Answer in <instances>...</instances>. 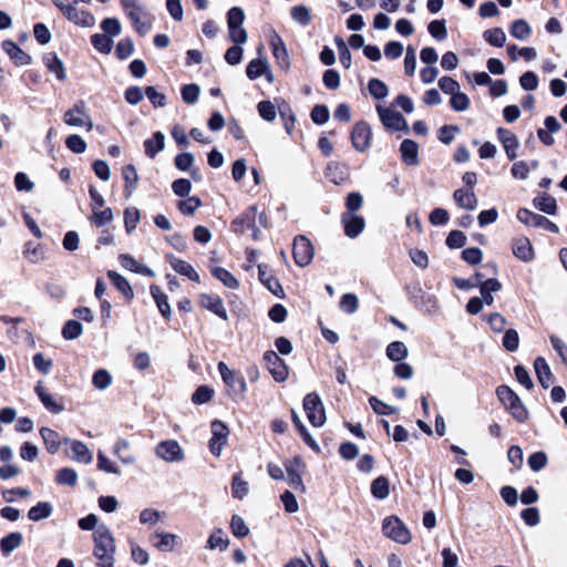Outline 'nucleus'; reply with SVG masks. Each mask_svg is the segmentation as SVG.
<instances>
[{"mask_svg":"<svg viewBox=\"0 0 567 567\" xmlns=\"http://www.w3.org/2000/svg\"><path fill=\"white\" fill-rule=\"evenodd\" d=\"M372 131L368 123L358 122L351 132V142L358 152H365L371 145Z\"/></svg>","mask_w":567,"mask_h":567,"instance_id":"nucleus-14","label":"nucleus"},{"mask_svg":"<svg viewBox=\"0 0 567 567\" xmlns=\"http://www.w3.org/2000/svg\"><path fill=\"white\" fill-rule=\"evenodd\" d=\"M63 120L69 126H86L87 131L93 128V122L90 115L85 112L83 103H79L74 107L68 110L63 115Z\"/></svg>","mask_w":567,"mask_h":567,"instance_id":"nucleus-15","label":"nucleus"},{"mask_svg":"<svg viewBox=\"0 0 567 567\" xmlns=\"http://www.w3.org/2000/svg\"><path fill=\"white\" fill-rule=\"evenodd\" d=\"M371 493L375 498H386L390 493L388 478L385 476L377 477L371 484Z\"/></svg>","mask_w":567,"mask_h":567,"instance_id":"nucleus-44","label":"nucleus"},{"mask_svg":"<svg viewBox=\"0 0 567 567\" xmlns=\"http://www.w3.org/2000/svg\"><path fill=\"white\" fill-rule=\"evenodd\" d=\"M151 545L159 551L171 553L181 545V538L167 532H154L150 535Z\"/></svg>","mask_w":567,"mask_h":567,"instance_id":"nucleus-16","label":"nucleus"},{"mask_svg":"<svg viewBox=\"0 0 567 567\" xmlns=\"http://www.w3.org/2000/svg\"><path fill=\"white\" fill-rule=\"evenodd\" d=\"M517 219L526 225V226H533L536 228H544L550 233H558L559 228L556 224L550 221L548 218L535 214L527 208H520L517 212Z\"/></svg>","mask_w":567,"mask_h":567,"instance_id":"nucleus-10","label":"nucleus"},{"mask_svg":"<svg viewBox=\"0 0 567 567\" xmlns=\"http://www.w3.org/2000/svg\"><path fill=\"white\" fill-rule=\"evenodd\" d=\"M513 254L518 259L528 262L534 258V250L528 238L520 237L513 243Z\"/></svg>","mask_w":567,"mask_h":567,"instance_id":"nucleus-28","label":"nucleus"},{"mask_svg":"<svg viewBox=\"0 0 567 567\" xmlns=\"http://www.w3.org/2000/svg\"><path fill=\"white\" fill-rule=\"evenodd\" d=\"M122 175L125 182L124 192L126 198L131 197L137 189L138 174L133 165H126L123 167Z\"/></svg>","mask_w":567,"mask_h":567,"instance_id":"nucleus-29","label":"nucleus"},{"mask_svg":"<svg viewBox=\"0 0 567 567\" xmlns=\"http://www.w3.org/2000/svg\"><path fill=\"white\" fill-rule=\"evenodd\" d=\"M268 71L269 63L265 58H257L251 60L246 68V74L250 80H256L264 73H268Z\"/></svg>","mask_w":567,"mask_h":567,"instance_id":"nucleus-32","label":"nucleus"},{"mask_svg":"<svg viewBox=\"0 0 567 567\" xmlns=\"http://www.w3.org/2000/svg\"><path fill=\"white\" fill-rule=\"evenodd\" d=\"M40 434L45 443L48 452L55 454L61 446L60 435L55 431L48 427H42L40 430Z\"/></svg>","mask_w":567,"mask_h":567,"instance_id":"nucleus-34","label":"nucleus"},{"mask_svg":"<svg viewBox=\"0 0 567 567\" xmlns=\"http://www.w3.org/2000/svg\"><path fill=\"white\" fill-rule=\"evenodd\" d=\"M218 371L233 394L244 395L247 391V384L245 378L239 372L230 370L225 362L218 363Z\"/></svg>","mask_w":567,"mask_h":567,"instance_id":"nucleus-6","label":"nucleus"},{"mask_svg":"<svg viewBox=\"0 0 567 567\" xmlns=\"http://www.w3.org/2000/svg\"><path fill=\"white\" fill-rule=\"evenodd\" d=\"M256 216L257 207L250 206L243 213L241 216L237 217L233 221V226L236 228V230L240 229L241 231L245 229H254V238L257 239Z\"/></svg>","mask_w":567,"mask_h":567,"instance_id":"nucleus-23","label":"nucleus"},{"mask_svg":"<svg viewBox=\"0 0 567 567\" xmlns=\"http://www.w3.org/2000/svg\"><path fill=\"white\" fill-rule=\"evenodd\" d=\"M534 368L539 383L545 388H549L553 383V373L549 365L544 358H537L534 362Z\"/></svg>","mask_w":567,"mask_h":567,"instance_id":"nucleus-30","label":"nucleus"},{"mask_svg":"<svg viewBox=\"0 0 567 567\" xmlns=\"http://www.w3.org/2000/svg\"><path fill=\"white\" fill-rule=\"evenodd\" d=\"M377 112L380 116L382 124L388 130L404 131L405 133L410 132V127H409L405 118L399 112L393 111L388 107H383L382 105L377 106Z\"/></svg>","mask_w":567,"mask_h":567,"instance_id":"nucleus-9","label":"nucleus"},{"mask_svg":"<svg viewBox=\"0 0 567 567\" xmlns=\"http://www.w3.org/2000/svg\"><path fill=\"white\" fill-rule=\"evenodd\" d=\"M51 514L52 505L48 502H41L29 509L28 517L33 522H39L48 518Z\"/></svg>","mask_w":567,"mask_h":567,"instance_id":"nucleus-42","label":"nucleus"},{"mask_svg":"<svg viewBox=\"0 0 567 567\" xmlns=\"http://www.w3.org/2000/svg\"><path fill=\"white\" fill-rule=\"evenodd\" d=\"M56 482L61 485L74 486L78 482V474L70 467H63L56 474Z\"/></svg>","mask_w":567,"mask_h":567,"instance_id":"nucleus-56","label":"nucleus"},{"mask_svg":"<svg viewBox=\"0 0 567 567\" xmlns=\"http://www.w3.org/2000/svg\"><path fill=\"white\" fill-rule=\"evenodd\" d=\"M249 492L248 483L240 474H235L231 482V493L235 498L243 499Z\"/></svg>","mask_w":567,"mask_h":567,"instance_id":"nucleus-50","label":"nucleus"},{"mask_svg":"<svg viewBox=\"0 0 567 567\" xmlns=\"http://www.w3.org/2000/svg\"><path fill=\"white\" fill-rule=\"evenodd\" d=\"M107 276L110 278V280L112 281V284L127 298V299H132L133 298V290L128 284V281L123 277L121 276L120 274H117L116 271H113V270H110L107 272Z\"/></svg>","mask_w":567,"mask_h":567,"instance_id":"nucleus-43","label":"nucleus"},{"mask_svg":"<svg viewBox=\"0 0 567 567\" xmlns=\"http://www.w3.org/2000/svg\"><path fill=\"white\" fill-rule=\"evenodd\" d=\"M199 303L203 308L215 313L223 320H227V311L225 309L221 298L214 293H203L199 297Z\"/></svg>","mask_w":567,"mask_h":567,"instance_id":"nucleus-19","label":"nucleus"},{"mask_svg":"<svg viewBox=\"0 0 567 567\" xmlns=\"http://www.w3.org/2000/svg\"><path fill=\"white\" fill-rule=\"evenodd\" d=\"M341 221L343 224L344 234L349 238L358 237L363 231L365 226L363 217L351 213H343L341 216Z\"/></svg>","mask_w":567,"mask_h":567,"instance_id":"nucleus-20","label":"nucleus"},{"mask_svg":"<svg viewBox=\"0 0 567 567\" xmlns=\"http://www.w3.org/2000/svg\"><path fill=\"white\" fill-rule=\"evenodd\" d=\"M258 113L261 118L272 122L277 116V109L270 101H261L257 105Z\"/></svg>","mask_w":567,"mask_h":567,"instance_id":"nucleus-53","label":"nucleus"},{"mask_svg":"<svg viewBox=\"0 0 567 567\" xmlns=\"http://www.w3.org/2000/svg\"><path fill=\"white\" fill-rule=\"evenodd\" d=\"M3 51L19 65H28L31 63V56L19 48L13 41L6 40L2 42Z\"/></svg>","mask_w":567,"mask_h":567,"instance_id":"nucleus-24","label":"nucleus"},{"mask_svg":"<svg viewBox=\"0 0 567 567\" xmlns=\"http://www.w3.org/2000/svg\"><path fill=\"white\" fill-rule=\"evenodd\" d=\"M141 219L140 210L136 207H128L124 212V225L127 234L136 229Z\"/></svg>","mask_w":567,"mask_h":567,"instance_id":"nucleus-48","label":"nucleus"},{"mask_svg":"<svg viewBox=\"0 0 567 567\" xmlns=\"http://www.w3.org/2000/svg\"><path fill=\"white\" fill-rule=\"evenodd\" d=\"M270 45L272 54L279 68L284 71H288L290 69V59L288 55L286 44L278 33L274 32L270 39Z\"/></svg>","mask_w":567,"mask_h":567,"instance_id":"nucleus-17","label":"nucleus"},{"mask_svg":"<svg viewBox=\"0 0 567 567\" xmlns=\"http://www.w3.org/2000/svg\"><path fill=\"white\" fill-rule=\"evenodd\" d=\"M121 2L127 17L131 19L135 30L138 33L142 32V9L140 6V0H121Z\"/></svg>","mask_w":567,"mask_h":567,"instance_id":"nucleus-26","label":"nucleus"},{"mask_svg":"<svg viewBox=\"0 0 567 567\" xmlns=\"http://www.w3.org/2000/svg\"><path fill=\"white\" fill-rule=\"evenodd\" d=\"M292 254L295 262L300 267L308 266L315 256V248L306 236H298L293 240Z\"/></svg>","mask_w":567,"mask_h":567,"instance_id":"nucleus-8","label":"nucleus"},{"mask_svg":"<svg viewBox=\"0 0 567 567\" xmlns=\"http://www.w3.org/2000/svg\"><path fill=\"white\" fill-rule=\"evenodd\" d=\"M200 205V199L195 196H192L187 197L186 199L179 200L178 209L181 210L182 214L189 216L193 215Z\"/></svg>","mask_w":567,"mask_h":567,"instance_id":"nucleus-58","label":"nucleus"},{"mask_svg":"<svg viewBox=\"0 0 567 567\" xmlns=\"http://www.w3.org/2000/svg\"><path fill=\"white\" fill-rule=\"evenodd\" d=\"M287 472V481L289 485L297 492L305 493L306 486L302 482V475L306 471V465L299 457H293L285 463Z\"/></svg>","mask_w":567,"mask_h":567,"instance_id":"nucleus-7","label":"nucleus"},{"mask_svg":"<svg viewBox=\"0 0 567 567\" xmlns=\"http://www.w3.org/2000/svg\"><path fill=\"white\" fill-rule=\"evenodd\" d=\"M451 106L456 112L466 111L470 107V99L465 93L460 90L451 95Z\"/></svg>","mask_w":567,"mask_h":567,"instance_id":"nucleus-59","label":"nucleus"},{"mask_svg":"<svg viewBox=\"0 0 567 567\" xmlns=\"http://www.w3.org/2000/svg\"><path fill=\"white\" fill-rule=\"evenodd\" d=\"M453 198L461 208L466 210H474L478 203L474 192L464 188L454 190Z\"/></svg>","mask_w":567,"mask_h":567,"instance_id":"nucleus-27","label":"nucleus"},{"mask_svg":"<svg viewBox=\"0 0 567 567\" xmlns=\"http://www.w3.org/2000/svg\"><path fill=\"white\" fill-rule=\"evenodd\" d=\"M92 382L97 390H105L112 383V375L107 370L99 369L94 372Z\"/></svg>","mask_w":567,"mask_h":567,"instance_id":"nucleus-51","label":"nucleus"},{"mask_svg":"<svg viewBox=\"0 0 567 567\" xmlns=\"http://www.w3.org/2000/svg\"><path fill=\"white\" fill-rule=\"evenodd\" d=\"M92 44L97 51L109 53L112 49L113 41L106 34H94L92 35Z\"/></svg>","mask_w":567,"mask_h":567,"instance_id":"nucleus-61","label":"nucleus"},{"mask_svg":"<svg viewBox=\"0 0 567 567\" xmlns=\"http://www.w3.org/2000/svg\"><path fill=\"white\" fill-rule=\"evenodd\" d=\"M258 277L264 286L268 288L275 296L281 297L284 289L279 281L267 270L266 265H258Z\"/></svg>","mask_w":567,"mask_h":567,"instance_id":"nucleus-25","label":"nucleus"},{"mask_svg":"<svg viewBox=\"0 0 567 567\" xmlns=\"http://www.w3.org/2000/svg\"><path fill=\"white\" fill-rule=\"evenodd\" d=\"M228 545L229 540L225 537L223 529H216L209 535L206 547L210 550L218 549L224 551L228 548Z\"/></svg>","mask_w":567,"mask_h":567,"instance_id":"nucleus-39","label":"nucleus"},{"mask_svg":"<svg viewBox=\"0 0 567 567\" xmlns=\"http://www.w3.org/2000/svg\"><path fill=\"white\" fill-rule=\"evenodd\" d=\"M144 95L147 96V99L150 100V102L155 106V107H163L166 105V95L164 94V92H161L158 91L156 87L154 86H147L145 90H144Z\"/></svg>","mask_w":567,"mask_h":567,"instance_id":"nucleus-54","label":"nucleus"},{"mask_svg":"<svg viewBox=\"0 0 567 567\" xmlns=\"http://www.w3.org/2000/svg\"><path fill=\"white\" fill-rule=\"evenodd\" d=\"M115 540L112 533L105 526H100L94 532V551L115 553Z\"/></svg>","mask_w":567,"mask_h":567,"instance_id":"nucleus-18","label":"nucleus"},{"mask_svg":"<svg viewBox=\"0 0 567 567\" xmlns=\"http://www.w3.org/2000/svg\"><path fill=\"white\" fill-rule=\"evenodd\" d=\"M409 354L408 347L402 341H393L386 347V357L391 361H403Z\"/></svg>","mask_w":567,"mask_h":567,"instance_id":"nucleus-37","label":"nucleus"},{"mask_svg":"<svg viewBox=\"0 0 567 567\" xmlns=\"http://www.w3.org/2000/svg\"><path fill=\"white\" fill-rule=\"evenodd\" d=\"M65 443L70 444L71 458L75 462L90 464L93 460V454L90 449L81 441L65 439Z\"/></svg>","mask_w":567,"mask_h":567,"instance_id":"nucleus-21","label":"nucleus"},{"mask_svg":"<svg viewBox=\"0 0 567 567\" xmlns=\"http://www.w3.org/2000/svg\"><path fill=\"white\" fill-rule=\"evenodd\" d=\"M151 295H152L153 299L155 300L161 315L164 318L169 319L171 315H172V310H171V306L167 301V296L157 286L151 287Z\"/></svg>","mask_w":567,"mask_h":567,"instance_id":"nucleus-31","label":"nucleus"},{"mask_svg":"<svg viewBox=\"0 0 567 567\" xmlns=\"http://www.w3.org/2000/svg\"><path fill=\"white\" fill-rule=\"evenodd\" d=\"M214 391L207 385H200L192 395L195 404H204L212 400Z\"/></svg>","mask_w":567,"mask_h":567,"instance_id":"nucleus-62","label":"nucleus"},{"mask_svg":"<svg viewBox=\"0 0 567 567\" xmlns=\"http://www.w3.org/2000/svg\"><path fill=\"white\" fill-rule=\"evenodd\" d=\"M44 63L51 72L55 73L60 81H64L66 79V72L63 62L55 54H47L44 56Z\"/></svg>","mask_w":567,"mask_h":567,"instance_id":"nucleus-38","label":"nucleus"},{"mask_svg":"<svg viewBox=\"0 0 567 567\" xmlns=\"http://www.w3.org/2000/svg\"><path fill=\"white\" fill-rule=\"evenodd\" d=\"M53 3L61 10V12L70 22H73L74 24L82 28H91L94 25L95 19L89 11L81 10L71 3H64L61 0H53Z\"/></svg>","mask_w":567,"mask_h":567,"instance_id":"nucleus-4","label":"nucleus"},{"mask_svg":"<svg viewBox=\"0 0 567 567\" xmlns=\"http://www.w3.org/2000/svg\"><path fill=\"white\" fill-rule=\"evenodd\" d=\"M35 392L40 398L43 405L52 413H60L63 411V406L55 402V400L45 391V389L39 383L35 386Z\"/></svg>","mask_w":567,"mask_h":567,"instance_id":"nucleus-41","label":"nucleus"},{"mask_svg":"<svg viewBox=\"0 0 567 567\" xmlns=\"http://www.w3.org/2000/svg\"><path fill=\"white\" fill-rule=\"evenodd\" d=\"M145 152L148 156L154 157L158 152L164 150L165 136L162 132H156L152 138L144 142Z\"/></svg>","mask_w":567,"mask_h":567,"instance_id":"nucleus-40","label":"nucleus"},{"mask_svg":"<svg viewBox=\"0 0 567 567\" xmlns=\"http://www.w3.org/2000/svg\"><path fill=\"white\" fill-rule=\"evenodd\" d=\"M172 267L177 274L187 277L192 281L199 282V275L189 262L175 259L172 261Z\"/></svg>","mask_w":567,"mask_h":567,"instance_id":"nucleus-36","label":"nucleus"},{"mask_svg":"<svg viewBox=\"0 0 567 567\" xmlns=\"http://www.w3.org/2000/svg\"><path fill=\"white\" fill-rule=\"evenodd\" d=\"M212 275L218 279L225 287L229 289H237L239 287V281L237 278L229 272L227 269L221 267H210Z\"/></svg>","mask_w":567,"mask_h":567,"instance_id":"nucleus-33","label":"nucleus"},{"mask_svg":"<svg viewBox=\"0 0 567 567\" xmlns=\"http://www.w3.org/2000/svg\"><path fill=\"white\" fill-rule=\"evenodd\" d=\"M483 35L485 41L496 48L503 47L506 41V34L501 28L486 30Z\"/></svg>","mask_w":567,"mask_h":567,"instance_id":"nucleus-47","label":"nucleus"},{"mask_svg":"<svg viewBox=\"0 0 567 567\" xmlns=\"http://www.w3.org/2000/svg\"><path fill=\"white\" fill-rule=\"evenodd\" d=\"M383 534L392 540L400 544H408L411 540V534L405 525L395 516L386 517L382 525Z\"/></svg>","mask_w":567,"mask_h":567,"instance_id":"nucleus-5","label":"nucleus"},{"mask_svg":"<svg viewBox=\"0 0 567 567\" xmlns=\"http://www.w3.org/2000/svg\"><path fill=\"white\" fill-rule=\"evenodd\" d=\"M22 543V535L20 533H11L6 536L1 542V551L8 556L17 549Z\"/></svg>","mask_w":567,"mask_h":567,"instance_id":"nucleus-45","label":"nucleus"},{"mask_svg":"<svg viewBox=\"0 0 567 567\" xmlns=\"http://www.w3.org/2000/svg\"><path fill=\"white\" fill-rule=\"evenodd\" d=\"M91 221L95 224L97 227H102L113 219V212L111 208L105 209H93V215L91 216Z\"/></svg>","mask_w":567,"mask_h":567,"instance_id":"nucleus-55","label":"nucleus"},{"mask_svg":"<svg viewBox=\"0 0 567 567\" xmlns=\"http://www.w3.org/2000/svg\"><path fill=\"white\" fill-rule=\"evenodd\" d=\"M245 21V12L239 7H233L227 12V27L229 39L234 44H245L248 40V33L243 28Z\"/></svg>","mask_w":567,"mask_h":567,"instance_id":"nucleus-2","label":"nucleus"},{"mask_svg":"<svg viewBox=\"0 0 567 567\" xmlns=\"http://www.w3.org/2000/svg\"><path fill=\"white\" fill-rule=\"evenodd\" d=\"M82 331L83 328L79 321L69 320L62 329V336L66 340H74L82 334Z\"/></svg>","mask_w":567,"mask_h":567,"instance_id":"nucleus-52","label":"nucleus"},{"mask_svg":"<svg viewBox=\"0 0 567 567\" xmlns=\"http://www.w3.org/2000/svg\"><path fill=\"white\" fill-rule=\"evenodd\" d=\"M400 153L402 162L408 166H416L420 163L419 159V145L412 140H403L400 145Z\"/></svg>","mask_w":567,"mask_h":567,"instance_id":"nucleus-22","label":"nucleus"},{"mask_svg":"<svg viewBox=\"0 0 567 567\" xmlns=\"http://www.w3.org/2000/svg\"><path fill=\"white\" fill-rule=\"evenodd\" d=\"M496 395L505 410L519 423L528 419V411L520 398L507 385H499L496 389Z\"/></svg>","mask_w":567,"mask_h":567,"instance_id":"nucleus-1","label":"nucleus"},{"mask_svg":"<svg viewBox=\"0 0 567 567\" xmlns=\"http://www.w3.org/2000/svg\"><path fill=\"white\" fill-rule=\"evenodd\" d=\"M311 120L318 125H322L328 122L330 117L329 109L323 104H317L311 111Z\"/></svg>","mask_w":567,"mask_h":567,"instance_id":"nucleus-60","label":"nucleus"},{"mask_svg":"<svg viewBox=\"0 0 567 567\" xmlns=\"http://www.w3.org/2000/svg\"><path fill=\"white\" fill-rule=\"evenodd\" d=\"M303 410L310 424L321 427L326 423V411L320 396L317 393H308L303 399Z\"/></svg>","mask_w":567,"mask_h":567,"instance_id":"nucleus-3","label":"nucleus"},{"mask_svg":"<svg viewBox=\"0 0 567 567\" xmlns=\"http://www.w3.org/2000/svg\"><path fill=\"white\" fill-rule=\"evenodd\" d=\"M156 455L165 462L178 463L185 460V453L175 440H166L156 446Z\"/></svg>","mask_w":567,"mask_h":567,"instance_id":"nucleus-11","label":"nucleus"},{"mask_svg":"<svg viewBox=\"0 0 567 567\" xmlns=\"http://www.w3.org/2000/svg\"><path fill=\"white\" fill-rule=\"evenodd\" d=\"M368 90L371 96L377 100H382L389 94L388 85L379 79H371L368 83Z\"/></svg>","mask_w":567,"mask_h":567,"instance_id":"nucleus-46","label":"nucleus"},{"mask_svg":"<svg viewBox=\"0 0 567 567\" xmlns=\"http://www.w3.org/2000/svg\"><path fill=\"white\" fill-rule=\"evenodd\" d=\"M114 555L115 553H109V551H93V556L96 559V567H115L114 563Z\"/></svg>","mask_w":567,"mask_h":567,"instance_id":"nucleus-64","label":"nucleus"},{"mask_svg":"<svg viewBox=\"0 0 567 567\" xmlns=\"http://www.w3.org/2000/svg\"><path fill=\"white\" fill-rule=\"evenodd\" d=\"M533 204L537 209L548 215H555L557 212L556 199L547 194L535 197Z\"/></svg>","mask_w":567,"mask_h":567,"instance_id":"nucleus-35","label":"nucleus"},{"mask_svg":"<svg viewBox=\"0 0 567 567\" xmlns=\"http://www.w3.org/2000/svg\"><path fill=\"white\" fill-rule=\"evenodd\" d=\"M212 439L209 440V450L213 455L219 456L227 443L229 430L221 421H214L210 425Z\"/></svg>","mask_w":567,"mask_h":567,"instance_id":"nucleus-12","label":"nucleus"},{"mask_svg":"<svg viewBox=\"0 0 567 567\" xmlns=\"http://www.w3.org/2000/svg\"><path fill=\"white\" fill-rule=\"evenodd\" d=\"M66 147L75 153V154H82L86 150V143L80 135H70L65 141Z\"/></svg>","mask_w":567,"mask_h":567,"instance_id":"nucleus-63","label":"nucleus"},{"mask_svg":"<svg viewBox=\"0 0 567 567\" xmlns=\"http://www.w3.org/2000/svg\"><path fill=\"white\" fill-rule=\"evenodd\" d=\"M511 34L518 40H525L530 34V28L525 20H516L511 27Z\"/></svg>","mask_w":567,"mask_h":567,"instance_id":"nucleus-57","label":"nucleus"},{"mask_svg":"<svg viewBox=\"0 0 567 567\" xmlns=\"http://www.w3.org/2000/svg\"><path fill=\"white\" fill-rule=\"evenodd\" d=\"M264 361L272 378L277 382H284L288 378V368L285 361L272 350L266 351Z\"/></svg>","mask_w":567,"mask_h":567,"instance_id":"nucleus-13","label":"nucleus"},{"mask_svg":"<svg viewBox=\"0 0 567 567\" xmlns=\"http://www.w3.org/2000/svg\"><path fill=\"white\" fill-rule=\"evenodd\" d=\"M291 18L301 25H307L311 21L310 10L302 4L295 6L290 10Z\"/></svg>","mask_w":567,"mask_h":567,"instance_id":"nucleus-49","label":"nucleus"}]
</instances>
